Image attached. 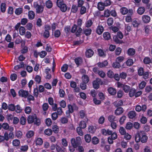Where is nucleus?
Instances as JSON below:
<instances>
[{
  "label": "nucleus",
  "mask_w": 152,
  "mask_h": 152,
  "mask_svg": "<svg viewBox=\"0 0 152 152\" xmlns=\"http://www.w3.org/2000/svg\"><path fill=\"white\" fill-rule=\"evenodd\" d=\"M148 139V136L143 132L140 131L137 133L135 135V140L137 142L141 141L142 143H145Z\"/></svg>",
  "instance_id": "nucleus-1"
},
{
  "label": "nucleus",
  "mask_w": 152,
  "mask_h": 152,
  "mask_svg": "<svg viewBox=\"0 0 152 152\" xmlns=\"http://www.w3.org/2000/svg\"><path fill=\"white\" fill-rule=\"evenodd\" d=\"M33 6L36 9L37 13L41 14L43 12L44 7L42 5H39L37 2H34L33 4Z\"/></svg>",
  "instance_id": "nucleus-2"
},
{
  "label": "nucleus",
  "mask_w": 152,
  "mask_h": 152,
  "mask_svg": "<svg viewBox=\"0 0 152 152\" xmlns=\"http://www.w3.org/2000/svg\"><path fill=\"white\" fill-rule=\"evenodd\" d=\"M28 122L29 124L32 123L34 122V124L37 125H39V120H38L36 115H30L27 119Z\"/></svg>",
  "instance_id": "nucleus-3"
},
{
  "label": "nucleus",
  "mask_w": 152,
  "mask_h": 152,
  "mask_svg": "<svg viewBox=\"0 0 152 152\" xmlns=\"http://www.w3.org/2000/svg\"><path fill=\"white\" fill-rule=\"evenodd\" d=\"M117 87L118 88H122L126 93H128L130 89V87L129 86L122 83L120 82H117Z\"/></svg>",
  "instance_id": "nucleus-4"
},
{
  "label": "nucleus",
  "mask_w": 152,
  "mask_h": 152,
  "mask_svg": "<svg viewBox=\"0 0 152 152\" xmlns=\"http://www.w3.org/2000/svg\"><path fill=\"white\" fill-rule=\"evenodd\" d=\"M56 4L59 7L61 10L63 12H65L67 10V7L66 5L63 2L56 1Z\"/></svg>",
  "instance_id": "nucleus-5"
},
{
  "label": "nucleus",
  "mask_w": 152,
  "mask_h": 152,
  "mask_svg": "<svg viewBox=\"0 0 152 152\" xmlns=\"http://www.w3.org/2000/svg\"><path fill=\"white\" fill-rule=\"evenodd\" d=\"M101 83H102L101 80L99 78H97L93 82L92 84L93 88L96 89L99 88V84Z\"/></svg>",
  "instance_id": "nucleus-6"
},
{
  "label": "nucleus",
  "mask_w": 152,
  "mask_h": 152,
  "mask_svg": "<svg viewBox=\"0 0 152 152\" xmlns=\"http://www.w3.org/2000/svg\"><path fill=\"white\" fill-rule=\"evenodd\" d=\"M18 94L20 96L26 98L28 95V91L20 89L18 91Z\"/></svg>",
  "instance_id": "nucleus-7"
},
{
  "label": "nucleus",
  "mask_w": 152,
  "mask_h": 152,
  "mask_svg": "<svg viewBox=\"0 0 152 152\" xmlns=\"http://www.w3.org/2000/svg\"><path fill=\"white\" fill-rule=\"evenodd\" d=\"M133 14V10H130L129 14H127L125 17V20L126 22L130 23L132 21V16Z\"/></svg>",
  "instance_id": "nucleus-8"
},
{
  "label": "nucleus",
  "mask_w": 152,
  "mask_h": 152,
  "mask_svg": "<svg viewBox=\"0 0 152 152\" xmlns=\"http://www.w3.org/2000/svg\"><path fill=\"white\" fill-rule=\"evenodd\" d=\"M130 10H133L132 9H130L128 10L127 8L125 7H122L120 9V12L123 15H126L129 14Z\"/></svg>",
  "instance_id": "nucleus-9"
},
{
  "label": "nucleus",
  "mask_w": 152,
  "mask_h": 152,
  "mask_svg": "<svg viewBox=\"0 0 152 152\" xmlns=\"http://www.w3.org/2000/svg\"><path fill=\"white\" fill-rule=\"evenodd\" d=\"M2 127L4 130L9 129L10 131H12L14 129L12 126H9V124L6 123H3L2 125Z\"/></svg>",
  "instance_id": "nucleus-10"
},
{
  "label": "nucleus",
  "mask_w": 152,
  "mask_h": 152,
  "mask_svg": "<svg viewBox=\"0 0 152 152\" xmlns=\"http://www.w3.org/2000/svg\"><path fill=\"white\" fill-rule=\"evenodd\" d=\"M112 131L109 129H102L101 132L102 134L105 136L110 135L112 133Z\"/></svg>",
  "instance_id": "nucleus-11"
},
{
  "label": "nucleus",
  "mask_w": 152,
  "mask_h": 152,
  "mask_svg": "<svg viewBox=\"0 0 152 152\" xmlns=\"http://www.w3.org/2000/svg\"><path fill=\"white\" fill-rule=\"evenodd\" d=\"M150 17L148 15H145L142 16V20L144 23H148L150 21Z\"/></svg>",
  "instance_id": "nucleus-12"
},
{
  "label": "nucleus",
  "mask_w": 152,
  "mask_h": 152,
  "mask_svg": "<svg viewBox=\"0 0 152 152\" xmlns=\"http://www.w3.org/2000/svg\"><path fill=\"white\" fill-rule=\"evenodd\" d=\"M94 53L93 51L92 50L89 49L86 50L85 55L87 57L90 58L93 56Z\"/></svg>",
  "instance_id": "nucleus-13"
},
{
  "label": "nucleus",
  "mask_w": 152,
  "mask_h": 152,
  "mask_svg": "<svg viewBox=\"0 0 152 152\" xmlns=\"http://www.w3.org/2000/svg\"><path fill=\"white\" fill-rule=\"evenodd\" d=\"M104 28L101 25H99L96 29V32L99 35L101 34L104 31Z\"/></svg>",
  "instance_id": "nucleus-14"
},
{
  "label": "nucleus",
  "mask_w": 152,
  "mask_h": 152,
  "mask_svg": "<svg viewBox=\"0 0 152 152\" xmlns=\"http://www.w3.org/2000/svg\"><path fill=\"white\" fill-rule=\"evenodd\" d=\"M124 112L123 109L121 107L118 108L115 111V114L116 115H119L122 114Z\"/></svg>",
  "instance_id": "nucleus-15"
},
{
  "label": "nucleus",
  "mask_w": 152,
  "mask_h": 152,
  "mask_svg": "<svg viewBox=\"0 0 152 152\" xmlns=\"http://www.w3.org/2000/svg\"><path fill=\"white\" fill-rule=\"evenodd\" d=\"M108 64L107 61H104L102 62H99L97 64V65L100 68H102L106 66Z\"/></svg>",
  "instance_id": "nucleus-16"
},
{
  "label": "nucleus",
  "mask_w": 152,
  "mask_h": 152,
  "mask_svg": "<svg viewBox=\"0 0 152 152\" xmlns=\"http://www.w3.org/2000/svg\"><path fill=\"white\" fill-rule=\"evenodd\" d=\"M34 142L36 145H41L43 143L42 139L39 137L36 138Z\"/></svg>",
  "instance_id": "nucleus-17"
},
{
  "label": "nucleus",
  "mask_w": 152,
  "mask_h": 152,
  "mask_svg": "<svg viewBox=\"0 0 152 152\" xmlns=\"http://www.w3.org/2000/svg\"><path fill=\"white\" fill-rule=\"evenodd\" d=\"M136 115V113L134 111H131L128 114V117L130 119H133L134 118Z\"/></svg>",
  "instance_id": "nucleus-18"
},
{
  "label": "nucleus",
  "mask_w": 152,
  "mask_h": 152,
  "mask_svg": "<svg viewBox=\"0 0 152 152\" xmlns=\"http://www.w3.org/2000/svg\"><path fill=\"white\" fill-rule=\"evenodd\" d=\"M127 53L129 56H132L135 54V50L133 48H130L128 49Z\"/></svg>",
  "instance_id": "nucleus-19"
},
{
  "label": "nucleus",
  "mask_w": 152,
  "mask_h": 152,
  "mask_svg": "<svg viewBox=\"0 0 152 152\" xmlns=\"http://www.w3.org/2000/svg\"><path fill=\"white\" fill-rule=\"evenodd\" d=\"M35 14L34 12L32 11H30L28 12V18L30 20L33 19L35 17Z\"/></svg>",
  "instance_id": "nucleus-20"
},
{
  "label": "nucleus",
  "mask_w": 152,
  "mask_h": 152,
  "mask_svg": "<svg viewBox=\"0 0 152 152\" xmlns=\"http://www.w3.org/2000/svg\"><path fill=\"white\" fill-rule=\"evenodd\" d=\"M107 91L111 95H114L116 93L115 89L113 88L110 87L108 88Z\"/></svg>",
  "instance_id": "nucleus-21"
},
{
  "label": "nucleus",
  "mask_w": 152,
  "mask_h": 152,
  "mask_svg": "<svg viewBox=\"0 0 152 152\" xmlns=\"http://www.w3.org/2000/svg\"><path fill=\"white\" fill-rule=\"evenodd\" d=\"M104 3L102 2H99L97 4V8L100 11H102L104 9Z\"/></svg>",
  "instance_id": "nucleus-22"
},
{
  "label": "nucleus",
  "mask_w": 152,
  "mask_h": 152,
  "mask_svg": "<svg viewBox=\"0 0 152 152\" xmlns=\"http://www.w3.org/2000/svg\"><path fill=\"white\" fill-rule=\"evenodd\" d=\"M34 134V132L33 131L30 130L26 133V136L27 138H30L33 137Z\"/></svg>",
  "instance_id": "nucleus-23"
},
{
  "label": "nucleus",
  "mask_w": 152,
  "mask_h": 152,
  "mask_svg": "<svg viewBox=\"0 0 152 152\" xmlns=\"http://www.w3.org/2000/svg\"><path fill=\"white\" fill-rule=\"evenodd\" d=\"M128 92H129V96L130 97H132L134 95L135 96L136 90L134 88H130Z\"/></svg>",
  "instance_id": "nucleus-24"
},
{
  "label": "nucleus",
  "mask_w": 152,
  "mask_h": 152,
  "mask_svg": "<svg viewBox=\"0 0 152 152\" xmlns=\"http://www.w3.org/2000/svg\"><path fill=\"white\" fill-rule=\"evenodd\" d=\"M71 142L72 145L74 148H76L79 145L78 142L75 140V138H73L71 139Z\"/></svg>",
  "instance_id": "nucleus-25"
},
{
  "label": "nucleus",
  "mask_w": 152,
  "mask_h": 152,
  "mask_svg": "<svg viewBox=\"0 0 152 152\" xmlns=\"http://www.w3.org/2000/svg\"><path fill=\"white\" fill-rule=\"evenodd\" d=\"M115 116L113 115H110L107 118L108 121L110 122L115 121Z\"/></svg>",
  "instance_id": "nucleus-26"
},
{
  "label": "nucleus",
  "mask_w": 152,
  "mask_h": 152,
  "mask_svg": "<svg viewBox=\"0 0 152 152\" xmlns=\"http://www.w3.org/2000/svg\"><path fill=\"white\" fill-rule=\"evenodd\" d=\"M104 38L106 40H108L110 39V34L108 32H105L103 34Z\"/></svg>",
  "instance_id": "nucleus-27"
},
{
  "label": "nucleus",
  "mask_w": 152,
  "mask_h": 152,
  "mask_svg": "<svg viewBox=\"0 0 152 152\" xmlns=\"http://www.w3.org/2000/svg\"><path fill=\"white\" fill-rule=\"evenodd\" d=\"M133 126V125L132 123L128 122L126 123L125 127L126 129L130 130L132 128Z\"/></svg>",
  "instance_id": "nucleus-28"
},
{
  "label": "nucleus",
  "mask_w": 152,
  "mask_h": 152,
  "mask_svg": "<svg viewBox=\"0 0 152 152\" xmlns=\"http://www.w3.org/2000/svg\"><path fill=\"white\" fill-rule=\"evenodd\" d=\"M79 127L82 129H85L86 126V124L85 121H81L79 123Z\"/></svg>",
  "instance_id": "nucleus-29"
},
{
  "label": "nucleus",
  "mask_w": 152,
  "mask_h": 152,
  "mask_svg": "<svg viewBox=\"0 0 152 152\" xmlns=\"http://www.w3.org/2000/svg\"><path fill=\"white\" fill-rule=\"evenodd\" d=\"M145 10V9L144 7H139L137 10V13L140 15H142L144 13Z\"/></svg>",
  "instance_id": "nucleus-30"
},
{
  "label": "nucleus",
  "mask_w": 152,
  "mask_h": 152,
  "mask_svg": "<svg viewBox=\"0 0 152 152\" xmlns=\"http://www.w3.org/2000/svg\"><path fill=\"white\" fill-rule=\"evenodd\" d=\"M82 82L85 83H87L89 81L88 77L87 75H83L82 77Z\"/></svg>",
  "instance_id": "nucleus-31"
},
{
  "label": "nucleus",
  "mask_w": 152,
  "mask_h": 152,
  "mask_svg": "<svg viewBox=\"0 0 152 152\" xmlns=\"http://www.w3.org/2000/svg\"><path fill=\"white\" fill-rule=\"evenodd\" d=\"M23 12V8L21 7H19L16 8L15 11V14L17 15H19Z\"/></svg>",
  "instance_id": "nucleus-32"
},
{
  "label": "nucleus",
  "mask_w": 152,
  "mask_h": 152,
  "mask_svg": "<svg viewBox=\"0 0 152 152\" xmlns=\"http://www.w3.org/2000/svg\"><path fill=\"white\" fill-rule=\"evenodd\" d=\"M45 5L46 7L49 9L51 8L53 6L52 2L49 0H48L45 2Z\"/></svg>",
  "instance_id": "nucleus-33"
},
{
  "label": "nucleus",
  "mask_w": 152,
  "mask_h": 152,
  "mask_svg": "<svg viewBox=\"0 0 152 152\" xmlns=\"http://www.w3.org/2000/svg\"><path fill=\"white\" fill-rule=\"evenodd\" d=\"M75 61L76 64L78 66L82 63V59L81 58L78 57L75 59Z\"/></svg>",
  "instance_id": "nucleus-34"
},
{
  "label": "nucleus",
  "mask_w": 152,
  "mask_h": 152,
  "mask_svg": "<svg viewBox=\"0 0 152 152\" xmlns=\"http://www.w3.org/2000/svg\"><path fill=\"white\" fill-rule=\"evenodd\" d=\"M91 29L90 28H86L84 30V33L86 36L89 35L91 32Z\"/></svg>",
  "instance_id": "nucleus-35"
},
{
  "label": "nucleus",
  "mask_w": 152,
  "mask_h": 152,
  "mask_svg": "<svg viewBox=\"0 0 152 152\" xmlns=\"http://www.w3.org/2000/svg\"><path fill=\"white\" fill-rule=\"evenodd\" d=\"M25 29L24 27L21 26L19 28V32L21 35H23L25 34Z\"/></svg>",
  "instance_id": "nucleus-36"
},
{
  "label": "nucleus",
  "mask_w": 152,
  "mask_h": 152,
  "mask_svg": "<svg viewBox=\"0 0 152 152\" xmlns=\"http://www.w3.org/2000/svg\"><path fill=\"white\" fill-rule=\"evenodd\" d=\"M34 80L37 83L40 84L41 82V77L39 75H36L34 78Z\"/></svg>",
  "instance_id": "nucleus-37"
},
{
  "label": "nucleus",
  "mask_w": 152,
  "mask_h": 152,
  "mask_svg": "<svg viewBox=\"0 0 152 152\" xmlns=\"http://www.w3.org/2000/svg\"><path fill=\"white\" fill-rule=\"evenodd\" d=\"M6 4L4 3H2L0 7L1 11L3 12H4L6 10Z\"/></svg>",
  "instance_id": "nucleus-38"
},
{
  "label": "nucleus",
  "mask_w": 152,
  "mask_h": 152,
  "mask_svg": "<svg viewBox=\"0 0 152 152\" xmlns=\"http://www.w3.org/2000/svg\"><path fill=\"white\" fill-rule=\"evenodd\" d=\"M98 52L99 55L100 56L105 57L106 55L105 53L101 49H98Z\"/></svg>",
  "instance_id": "nucleus-39"
},
{
  "label": "nucleus",
  "mask_w": 152,
  "mask_h": 152,
  "mask_svg": "<svg viewBox=\"0 0 152 152\" xmlns=\"http://www.w3.org/2000/svg\"><path fill=\"white\" fill-rule=\"evenodd\" d=\"M92 143L94 145L97 144L99 142V140L97 138L94 137L92 138L91 140Z\"/></svg>",
  "instance_id": "nucleus-40"
},
{
  "label": "nucleus",
  "mask_w": 152,
  "mask_h": 152,
  "mask_svg": "<svg viewBox=\"0 0 152 152\" xmlns=\"http://www.w3.org/2000/svg\"><path fill=\"white\" fill-rule=\"evenodd\" d=\"M133 63V61L132 59H128L126 62V64L127 66H130L132 65Z\"/></svg>",
  "instance_id": "nucleus-41"
},
{
  "label": "nucleus",
  "mask_w": 152,
  "mask_h": 152,
  "mask_svg": "<svg viewBox=\"0 0 152 152\" xmlns=\"http://www.w3.org/2000/svg\"><path fill=\"white\" fill-rule=\"evenodd\" d=\"M82 129L79 127H77L76 129L77 132L80 136H82L83 134Z\"/></svg>",
  "instance_id": "nucleus-42"
},
{
  "label": "nucleus",
  "mask_w": 152,
  "mask_h": 152,
  "mask_svg": "<svg viewBox=\"0 0 152 152\" xmlns=\"http://www.w3.org/2000/svg\"><path fill=\"white\" fill-rule=\"evenodd\" d=\"M93 24V22L91 20H87L85 24V26L87 27H90Z\"/></svg>",
  "instance_id": "nucleus-43"
},
{
  "label": "nucleus",
  "mask_w": 152,
  "mask_h": 152,
  "mask_svg": "<svg viewBox=\"0 0 152 152\" xmlns=\"http://www.w3.org/2000/svg\"><path fill=\"white\" fill-rule=\"evenodd\" d=\"M112 66L114 68H118L121 67V64L120 63L115 61L113 63Z\"/></svg>",
  "instance_id": "nucleus-44"
},
{
  "label": "nucleus",
  "mask_w": 152,
  "mask_h": 152,
  "mask_svg": "<svg viewBox=\"0 0 152 152\" xmlns=\"http://www.w3.org/2000/svg\"><path fill=\"white\" fill-rule=\"evenodd\" d=\"M12 144L13 146H18L19 145L20 142L19 140L15 139L13 140Z\"/></svg>",
  "instance_id": "nucleus-45"
},
{
  "label": "nucleus",
  "mask_w": 152,
  "mask_h": 152,
  "mask_svg": "<svg viewBox=\"0 0 152 152\" xmlns=\"http://www.w3.org/2000/svg\"><path fill=\"white\" fill-rule=\"evenodd\" d=\"M119 132L122 135H124L126 132L125 129L123 127L121 126L119 129Z\"/></svg>",
  "instance_id": "nucleus-46"
},
{
  "label": "nucleus",
  "mask_w": 152,
  "mask_h": 152,
  "mask_svg": "<svg viewBox=\"0 0 152 152\" xmlns=\"http://www.w3.org/2000/svg\"><path fill=\"white\" fill-rule=\"evenodd\" d=\"M124 58L123 56H119L116 58L115 61L120 63L122 62L124 60Z\"/></svg>",
  "instance_id": "nucleus-47"
},
{
  "label": "nucleus",
  "mask_w": 152,
  "mask_h": 152,
  "mask_svg": "<svg viewBox=\"0 0 152 152\" xmlns=\"http://www.w3.org/2000/svg\"><path fill=\"white\" fill-rule=\"evenodd\" d=\"M140 23V22L135 20H134L132 22V25L134 27H137Z\"/></svg>",
  "instance_id": "nucleus-48"
},
{
  "label": "nucleus",
  "mask_w": 152,
  "mask_h": 152,
  "mask_svg": "<svg viewBox=\"0 0 152 152\" xmlns=\"http://www.w3.org/2000/svg\"><path fill=\"white\" fill-rule=\"evenodd\" d=\"M36 24L38 27L41 26L42 25V19L40 18H39L36 21Z\"/></svg>",
  "instance_id": "nucleus-49"
},
{
  "label": "nucleus",
  "mask_w": 152,
  "mask_h": 152,
  "mask_svg": "<svg viewBox=\"0 0 152 152\" xmlns=\"http://www.w3.org/2000/svg\"><path fill=\"white\" fill-rule=\"evenodd\" d=\"M85 141L86 142H89L91 140V137L90 135L89 134H86L85 136Z\"/></svg>",
  "instance_id": "nucleus-50"
},
{
  "label": "nucleus",
  "mask_w": 152,
  "mask_h": 152,
  "mask_svg": "<svg viewBox=\"0 0 152 152\" xmlns=\"http://www.w3.org/2000/svg\"><path fill=\"white\" fill-rule=\"evenodd\" d=\"M146 83L144 81H142L139 84V87L140 89H142L145 87Z\"/></svg>",
  "instance_id": "nucleus-51"
},
{
  "label": "nucleus",
  "mask_w": 152,
  "mask_h": 152,
  "mask_svg": "<svg viewBox=\"0 0 152 152\" xmlns=\"http://www.w3.org/2000/svg\"><path fill=\"white\" fill-rule=\"evenodd\" d=\"M44 133L46 135L50 136L52 134V131L50 129H47L45 130Z\"/></svg>",
  "instance_id": "nucleus-52"
},
{
  "label": "nucleus",
  "mask_w": 152,
  "mask_h": 152,
  "mask_svg": "<svg viewBox=\"0 0 152 152\" xmlns=\"http://www.w3.org/2000/svg\"><path fill=\"white\" fill-rule=\"evenodd\" d=\"M147 121V119L146 117L142 116L140 119V122L142 124H145Z\"/></svg>",
  "instance_id": "nucleus-53"
},
{
  "label": "nucleus",
  "mask_w": 152,
  "mask_h": 152,
  "mask_svg": "<svg viewBox=\"0 0 152 152\" xmlns=\"http://www.w3.org/2000/svg\"><path fill=\"white\" fill-rule=\"evenodd\" d=\"M126 118V117L124 115L121 117L120 118L119 121L120 124L122 125L123 124Z\"/></svg>",
  "instance_id": "nucleus-54"
},
{
  "label": "nucleus",
  "mask_w": 152,
  "mask_h": 152,
  "mask_svg": "<svg viewBox=\"0 0 152 152\" xmlns=\"http://www.w3.org/2000/svg\"><path fill=\"white\" fill-rule=\"evenodd\" d=\"M110 126L113 129H115L117 127V124L115 121L110 122Z\"/></svg>",
  "instance_id": "nucleus-55"
},
{
  "label": "nucleus",
  "mask_w": 152,
  "mask_h": 152,
  "mask_svg": "<svg viewBox=\"0 0 152 152\" xmlns=\"http://www.w3.org/2000/svg\"><path fill=\"white\" fill-rule=\"evenodd\" d=\"M24 66V64L23 62H22L20 63V65L16 66L15 67V70H17L18 69L21 68L23 67Z\"/></svg>",
  "instance_id": "nucleus-56"
},
{
  "label": "nucleus",
  "mask_w": 152,
  "mask_h": 152,
  "mask_svg": "<svg viewBox=\"0 0 152 152\" xmlns=\"http://www.w3.org/2000/svg\"><path fill=\"white\" fill-rule=\"evenodd\" d=\"M110 14V11L108 10L107 9L104 10V16L105 17L107 18L109 17Z\"/></svg>",
  "instance_id": "nucleus-57"
},
{
  "label": "nucleus",
  "mask_w": 152,
  "mask_h": 152,
  "mask_svg": "<svg viewBox=\"0 0 152 152\" xmlns=\"http://www.w3.org/2000/svg\"><path fill=\"white\" fill-rule=\"evenodd\" d=\"M105 118L104 116H101L100 117L98 120V123L100 124H103L104 122Z\"/></svg>",
  "instance_id": "nucleus-58"
},
{
  "label": "nucleus",
  "mask_w": 152,
  "mask_h": 152,
  "mask_svg": "<svg viewBox=\"0 0 152 152\" xmlns=\"http://www.w3.org/2000/svg\"><path fill=\"white\" fill-rule=\"evenodd\" d=\"M17 77V75L15 73H13L10 76L11 80L12 81H14L15 80Z\"/></svg>",
  "instance_id": "nucleus-59"
},
{
  "label": "nucleus",
  "mask_w": 152,
  "mask_h": 152,
  "mask_svg": "<svg viewBox=\"0 0 152 152\" xmlns=\"http://www.w3.org/2000/svg\"><path fill=\"white\" fill-rule=\"evenodd\" d=\"M15 136L18 138H20L22 136V132L20 131H18L16 133Z\"/></svg>",
  "instance_id": "nucleus-60"
},
{
  "label": "nucleus",
  "mask_w": 152,
  "mask_h": 152,
  "mask_svg": "<svg viewBox=\"0 0 152 152\" xmlns=\"http://www.w3.org/2000/svg\"><path fill=\"white\" fill-rule=\"evenodd\" d=\"M138 74L140 76H142L144 74L143 69L142 67L138 69Z\"/></svg>",
  "instance_id": "nucleus-61"
},
{
  "label": "nucleus",
  "mask_w": 152,
  "mask_h": 152,
  "mask_svg": "<svg viewBox=\"0 0 152 152\" xmlns=\"http://www.w3.org/2000/svg\"><path fill=\"white\" fill-rule=\"evenodd\" d=\"M107 76L110 78L113 77L114 76V73L111 70H109L107 73Z\"/></svg>",
  "instance_id": "nucleus-62"
},
{
  "label": "nucleus",
  "mask_w": 152,
  "mask_h": 152,
  "mask_svg": "<svg viewBox=\"0 0 152 152\" xmlns=\"http://www.w3.org/2000/svg\"><path fill=\"white\" fill-rule=\"evenodd\" d=\"M124 135V138L126 140H130L131 138V136L128 133H126Z\"/></svg>",
  "instance_id": "nucleus-63"
},
{
  "label": "nucleus",
  "mask_w": 152,
  "mask_h": 152,
  "mask_svg": "<svg viewBox=\"0 0 152 152\" xmlns=\"http://www.w3.org/2000/svg\"><path fill=\"white\" fill-rule=\"evenodd\" d=\"M98 73L99 76L102 78L104 77L106 75L105 73L102 71H99Z\"/></svg>",
  "instance_id": "nucleus-64"
}]
</instances>
